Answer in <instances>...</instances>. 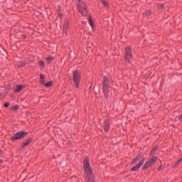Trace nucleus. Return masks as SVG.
I'll use <instances>...</instances> for the list:
<instances>
[{"label":"nucleus","mask_w":182,"mask_h":182,"mask_svg":"<svg viewBox=\"0 0 182 182\" xmlns=\"http://www.w3.org/2000/svg\"><path fill=\"white\" fill-rule=\"evenodd\" d=\"M84 170L86 181L95 182V179H93V176H92V168L90 167V164L89 163V159L87 157L84 159Z\"/></svg>","instance_id":"obj_1"},{"label":"nucleus","mask_w":182,"mask_h":182,"mask_svg":"<svg viewBox=\"0 0 182 182\" xmlns=\"http://www.w3.org/2000/svg\"><path fill=\"white\" fill-rule=\"evenodd\" d=\"M79 4H77V10L80 14H82V16H86L87 15V9H86V3L82 2V0H78Z\"/></svg>","instance_id":"obj_2"},{"label":"nucleus","mask_w":182,"mask_h":182,"mask_svg":"<svg viewBox=\"0 0 182 182\" xmlns=\"http://www.w3.org/2000/svg\"><path fill=\"white\" fill-rule=\"evenodd\" d=\"M103 92L105 96L107 97V95H109V92H110V87H109V79L107 77H104L103 80Z\"/></svg>","instance_id":"obj_3"},{"label":"nucleus","mask_w":182,"mask_h":182,"mask_svg":"<svg viewBox=\"0 0 182 182\" xmlns=\"http://www.w3.org/2000/svg\"><path fill=\"white\" fill-rule=\"evenodd\" d=\"M156 163H157V157H152L144 164L142 168L143 170H147V168H151Z\"/></svg>","instance_id":"obj_4"},{"label":"nucleus","mask_w":182,"mask_h":182,"mask_svg":"<svg viewBox=\"0 0 182 182\" xmlns=\"http://www.w3.org/2000/svg\"><path fill=\"white\" fill-rule=\"evenodd\" d=\"M133 58V54H132V50L130 48L127 47L125 49V63H130V60Z\"/></svg>","instance_id":"obj_5"},{"label":"nucleus","mask_w":182,"mask_h":182,"mask_svg":"<svg viewBox=\"0 0 182 182\" xmlns=\"http://www.w3.org/2000/svg\"><path fill=\"white\" fill-rule=\"evenodd\" d=\"M73 80L75 84L76 87H79V83L80 82V74L79 72L75 71L73 76Z\"/></svg>","instance_id":"obj_6"},{"label":"nucleus","mask_w":182,"mask_h":182,"mask_svg":"<svg viewBox=\"0 0 182 182\" xmlns=\"http://www.w3.org/2000/svg\"><path fill=\"white\" fill-rule=\"evenodd\" d=\"M26 134H28V133L25 132H18L14 136H13L11 139L12 140H19V139H22V137H25Z\"/></svg>","instance_id":"obj_7"},{"label":"nucleus","mask_w":182,"mask_h":182,"mask_svg":"<svg viewBox=\"0 0 182 182\" xmlns=\"http://www.w3.org/2000/svg\"><path fill=\"white\" fill-rule=\"evenodd\" d=\"M144 161H145V159H142L139 164H137L136 166H134L132 168V171H139V170L140 169V167H141V165L142 164H144Z\"/></svg>","instance_id":"obj_8"},{"label":"nucleus","mask_w":182,"mask_h":182,"mask_svg":"<svg viewBox=\"0 0 182 182\" xmlns=\"http://www.w3.org/2000/svg\"><path fill=\"white\" fill-rule=\"evenodd\" d=\"M46 60L47 63L50 64L51 62H53V60H55V57L49 55L48 57H46Z\"/></svg>","instance_id":"obj_9"},{"label":"nucleus","mask_w":182,"mask_h":182,"mask_svg":"<svg viewBox=\"0 0 182 182\" xmlns=\"http://www.w3.org/2000/svg\"><path fill=\"white\" fill-rule=\"evenodd\" d=\"M105 131L107 133L109 132V119H106L104 124Z\"/></svg>","instance_id":"obj_10"},{"label":"nucleus","mask_w":182,"mask_h":182,"mask_svg":"<svg viewBox=\"0 0 182 182\" xmlns=\"http://www.w3.org/2000/svg\"><path fill=\"white\" fill-rule=\"evenodd\" d=\"M24 88H25V86L18 85V86H17V88L15 90V92L16 93H19V92H21V90H23Z\"/></svg>","instance_id":"obj_11"},{"label":"nucleus","mask_w":182,"mask_h":182,"mask_svg":"<svg viewBox=\"0 0 182 182\" xmlns=\"http://www.w3.org/2000/svg\"><path fill=\"white\" fill-rule=\"evenodd\" d=\"M32 141V139H29L26 142L23 144V147H26L27 146H29Z\"/></svg>","instance_id":"obj_12"},{"label":"nucleus","mask_w":182,"mask_h":182,"mask_svg":"<svg viewBox=\"0 0 182 182\" xmlns=\"http://www.w3.org/2000/svg\"><path fill=\"white\" fill-rule=\"evenodd\" d=\"M40 82L41 83V85H45V77L43 75H40Z\"/></svg>","instance_id":"obj_13"},{"label":"nucleus","mask_w":182,"mask_h":182,"mask_svg":"<svg viewBox=\"0 0 182 182\" xmlns=\"http://www.w3.org/2000/svg\"><path fill=\"white\" fill-rule=\"evenodd\" d=\"M19 109V105H14L13 107H11V110L13 112H16Z\"/></svg>","instance_id":"obj_14"},{"label":"nucleus","mask_w":182,"mask_h":182,"mask_svg":"<svg viewBox=\"0 0 182 182\" xmlns=\"http://www.w3.org/2000/svg\"><path fill=\"white\" fill-rule=\"evenodd\" d=\"M140 159H141V155L139 154L133 160V163H136V161H139Z\"/></svg>","instance_id":"obj_15"},{"label":"nucleus","mask_w":182,"mask_h":182,"mask_svg":"<svg viewBox=\"0 0 182 182\" xmlns=\"http://www.w3.org/2000/svg\"><path fill=\"white\" fill-rule=\"evenodd\" d=\"M52 85H53V82L50 81V82H47V83L45 85V87H50V86H52Z\"/></svg>","instance_id":"obj_16"},{"label":"nucleus","mask_w":182,"mask_h":182,"mask_svg":"<svg viewBox=\"0 0 182 182\" xmlns=\"http://www.w3.org/2000/svg\"><path fill=\"white\" fill-rule=\"evenodd\" d=\"M38 65H40L41 68H45V62L43 60H40Z\"/></svg>","instance_id":"obj_17"},{"label":"nucleus","mask_w":182,"mask_h":182,"mask_svg":"<svg viewBox=\"0 0 182 182\" xmlns=\"http://www.w3.org/2000/svg\"><path fill=\"white\" fill-rule=\"evenodd\" d=\"M26 63H25V62L18 63V68H23V66H26Z\"/></svg>","instance_id":"obj_18"},{"label":"nucleus","mask_w":182,"mask_h":182,"mask_svg":"<svg viewBox=\"0 0 182 182\" xmlns=\"http://www.w3.org/2000/svg\"><path fill=\"white\" fill-rule=\"evenodd\" d=\"M159 149V147L155 146L151 151V154H154L156 153V150Z\"/></svg>","instance_id":"obj_19"},{"label":"nucleus","mask_w":182,"mask_h":182,"mask_svg":"<svg viewBox=\"0 0 182 182\" xmlns=\"http://www.w3.org/2000/svg\"><path fill=\"white\" fill-rule=\"evenodd\" d=\"M90 26L92 27V28L93 29L95 26H94V23H93V20H92V18L90 17Z\"/></svg>","instance_id":"obj_20"},{"label":"nucleus","mask_w":182,"mask_h":182,"mask_svg":"<svg viewBox=\"0 0 182 182\" xmlns=\"http://www.w3.org/2000/svg\"><path fill=\"white\" fill-rule=\"evenodd\" d=\"M102 4L104 6H106V8L109 6V4H107V1H106L105 0H102Z\"/></svg>","instance_id":"obj_21"},{"label":"nucleus","mask_w":182,"mask_h":182,"mask_svg":"<svg viewBox=\"0 0 182 182\" xmlns=\"http://www.w3.org/2000/svg\"><path fill=\"white\" fill-rule=\"evenodd\" d=\"M69 26V23L66 21L65 26H64V31H66L68 29V27Z\"/></svg>","instance_id":"obj_22"},{"label":"nucleus","mask_w":182,"mask_h":182,"mask_svg":"<svg viewBox=\"0 0 182 182\" xmlns=\"http://www.w3.org/2000/svg\"><path fill=\"white\" fill-rule=\"evenodd\" d=\"M145 14H146V16H149V15H151V12L150 11L147 10Z\"/></svg>","instance_id":"obj_23"},{"label":"nucleus","mask_w":182,"mask_h":182,"mask_svg":"<svg viewBox=\"0 0 182 182\" xmlns=\"http://www.w3.org/2000/svg\"><path fill=\"white\" fill-rule=\"evenodd\" d=\"M181 161H182V158L178 159V161L176 162V165L180 164V163H181Z\"/></svg>","instance_id":"obj_24"},{"label":"nucleus","mask_w":182,"mask_h":182,"mask_svg":"<svg viewBox=\"0 0 182 182\" xmlns=\"http://www.w3.org/2000/svg\"><path fill=\"white\" fill-rule=\"evenodd\" d=\"M9 107V102H6L4 104V107Z\"/></svg>","instance_id":"obj_25"},{"label":"nucleus","mask_w":182,"mask_h":182,"mask_svg":"<svg viewBox=\"0 0 182 182\" xmlns=\"http://www.w3.org/2000/svg\"><path fill=\"white\" fill-rule=\"evenodd\" d=\"M159 8H161V9L164 8V4H159Z\"/></svg>","instance_id":"obj_26"},{"label":"nucleus","mask_w":182,"mask_h":182,"mask_svg":"<svg viewBox=\"0 0 182 182\" xmlns=\"http://www.w3.org/2000/svg\"><path fill=\"white\" fill-rule=\"evenodd\" d=\"M179 120H181L182 122V114L181 115V117H179Z\"/></svg>","instance_id":"obj_27"},{"label":"nucleus","mask_w":182,"mask_h":182,"mask_svg":"<svg viewBox=\"0 0 182 182\" xmlns=\"http://www.w3.org/2000/svg\"><path fill=\"white\" fill-rule=\"evenodd\" d=\"M2 156V152L0 151V157Z\"/></svg>","instance_id":"obj_28"},{"label":"nucleus","mask_w":182,"mask_h":182,"mask_svg":"<svg viewBox=\"0 0 182 182\" xmlns=\"http://www.w3.org/2000/svg\"><path fill=\"white\" fill-rule=\"evenodd\" d=\"M0 163H1V160H0Z\"/></svg>","instance_id":"obj_29"}]
</instances>
